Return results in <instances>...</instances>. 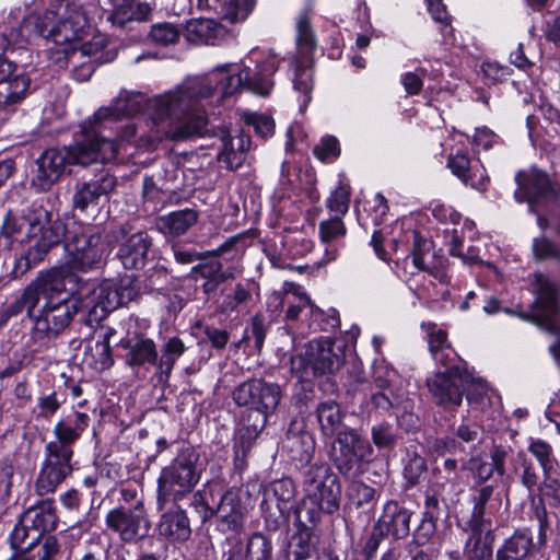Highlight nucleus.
I'll return each instance as SVG.
<instances>
[{"instance_id": "nucleus-1", "label": "nucleus", "mask_w": 560, "mask_h": 560, "mask_svg": "<svg viewBox=\"0 0 560 560\" xmlns=\"http://www.w3.org/2000/svg\"><path fill=\"white\" fill-rule=\"evenodd\" d=\"M226 75V65L217 67L210 73L186 80L175 91H170L152 100V121L154 129L148 142L183 141L203 135L208 120L202 114L190 113L194 103L222 93V82Z\"/></svg>"}, {"instance_id": "nucleus-2", "label": "nucleus", "mask_w": 560, "mask_h": 560, "mask_svg": "<svg viewBox=\"0 0 560 560\" xmlns=\"http://www.w3.org/2000/svg\"><path fill=\"white\" fill-rule=\"evenodd\" d=\"M82 140L62 148H49L36 160L37 170L32 177V187L46 192L61 178L67 165L86 166L92 163H108L116 159L118 144L110 138H95L82 132Z\"/></svg>"}, {"instance_id": "nucleus-3", "label": "nucleus", "mask_w": 560, "mask_h": 560, "mask_svg": "<svg viewBox=\"0 0 560 560\" xmlns=\"http://www.w3.org/2000/svg\"><path fill=\"white\" fill-rule=\"evenodd\" d=\"M86 412L73 410L54 427L55 440L45 446V460L35 482L38 495L54 493L73 471V444L90 425Z\"/></svg>"}, {"instance_id": "nucleus-4", "label": "nucleus", "mask_w": 560, "mask_h": 560, "mask_svg": "<svg viewBox=\"0 0 560 560\" xmlns=\"http://www.w3.org/2000/svg\"><path fill=\"white\" fill-rule=\"evenodd\" d=\"M86 412L73 410L54 427L55 440L45 446V460L35 482L38 495L54 493L73 471V444L90 425Z\"/></svg>"}, {"instance_id": "nucleus-5", "label": "nucleus", "mask_w": 560, "mask_h": 560, "mask_svg": "<svg viewBox=\"0 0 560 560\" xmlns=\"http://www.w3.org/2000/svg\"><path fill=\"white\" fill-rule=\"evenodd\" d=\"M86 412L73 410L54 427L55 440L45 446V460L35 482L38 495L54 493L73 471V444L90 425Z\"/></svg>"}, {"instance_id": "nucleus-6", "label": "nucleus", "mask_w": 560, "mask_h": 560, "mask_svg": "<svg viewBox=\"0 0 560 560\" xmlns=\"http://www.w3.org/2000/svg\"><path fill=\"white\" fill-rule=\"evenodd\" d=\"M25 219L31 244L25 252L13 259L11 276L14 279L23 277L34 265L43 261L65 235V223L57 213L45 207H33Z\"/></svg>"}, {"instance_id": "nucleus-7", "label": "nucleus", "mask_w": 560, "mask_h": 560, "mask_svg": "<svg viewBox=\"0 0 560 560\" xmlns=\"http://www.w3.org/2000/svg\"><path fill=\"white\" fill-rule=\"evenodd\" d=\"M205 467L199 451L190 445L182 447L172 463L161 470L158 479V509L163 510L170 500L177 503L190 494Z\"/></svg>"}, {"instance_id": "nucleus-8", "label": "nucleus", "mask_w": 560, "mask_h": 560, "mask_svg": "<svg viewBox=\"0 0 560 560\" xmlns=\"http://www.w3.org/2000/svg\"><path fill=\"white\" fill-rule=\"evenodd\" d=\"M471 376L466 369L454 365L434 373L427 380V387L435 405L446 411H454L463 402L464 395L470 406L483 409L490 404L487 385L479 383L480 392H467Z\"/></svg>"}, {"instance_id": "nucleus-9", "label": "nucleus", "mask_w": 560, "mask_h": 560, "mask_svg": "<svg viewBox=\"0 0 560 560\" xmlns=\"http://www.w3.org/2000/svg\"><path fill=\"white\" fill-rule=\"evenodd\" d=\"M77 277L67 269H50L42 272L23 290L22 294L10 303L1 314L2 322L26 312L27 318L33 323L37 306L43 298L51 292L74 293Z\"/></svg>"}, {"instance_id": "nucleus-10", "label": "nucleus", "mask_w": 560, "mask_h": 560, "mask_svg": "<svg viewBox=\"0 0 560 560\" xmlns=\"http://www.w3.org/2000/svg\"><path fill=\"white\" fill-rule=\"evenodd\" d=\"M346 360V346L330 338L314 339L305 346V352L291 357V372L303 381L335 374Z\"/></svg>"}, {"instance_id": "nucleus-11", "label": "nucleus", "mask_w": 560, "mask_h": 560, "mask_svg": "<svg viewBox=\"0 0 560 560\" xmlns=\"http://www.w3.org/2000/svg\"><path fill=\"white\" fill-rule=\"evenodd\" d=\"M65 248L69 255L68 266L59 269H71L89 271L98 268L105 252L102 229L94 225H81L73 223L70 228L65 226ZM75 277H78L74 273ZM79 278L74 282V292L79 289Z\"/></svg>"}, {"instance_id": "nucleus-12", "label": "nucleus", "mask_w": 560, "mask_h": 560, "mask_svg": "<svg viewBox=\"0 0 560 560\" xmlns=\"http://www.w3.org/2000/svg\"><path fill=\"white\" fill-rule=\"evenodd\" d=\"M62 292H51L43 298L44 304L36 310L34 322L30 331V341L33 345L45 346L50 339L59 337L72 323L79 313L84 314L80 300L62 299L56 296Z\"/></svg>"}, {"instance_id": "nucleus-13", "label": "nucleus", "mask_w": 560, "mask_h": 560, "mask_svg": "<svg viewBox=\"0 0 560 560\" xmlns=\"http://www.w3.org/2000/svg\"><path fill=\"white\" fill-rule=\"evenodd\" d=\"M144 103L145 96L142 93L121 90L109 106L101 107L92 118L80 125V129L95 138H106L102 135L106 128L120 121L124 117L141 112Z\"/></svg>"}, {"instance_id": "nucleus-14", "label": "nucleus", "mask_w": 560, "mask_h": 560, "mask_svg": "<svg viewBox=\"0 0 560 560\" xmlns=\"http://www.w3.org/2000/svg\"><path fill=\"white\" fill-rule=\"evenodd\" d=\"M88 27L89 21L81 8H69L57 22L51 20L49 35L55 46L49 48L50 59L58 65L66 62L61 50H72Z\"/></svg>"}, {"instance_id": "nucleus-15", "label": "nucleus", "mask_w": 560, "mask_h": 560, "mask_svg": "<svg viewBox=\"0 0 560 560\" xmlns=\"http://www.w3.org/2000/svg\"><path fill=\"white\" fill-rule=\"evenodd\" d=\"M106 528L115 533L125 544L142 540L150 530L147 511L140 503L133 506H115L105 517Z\"/></svg>"}, {"instance_id": "nucleus-16", "label": "nucleus", "mask_w": 560, "mask_h": 560, "mask_svg": "<svg viewBox=\"0 0 560 560\" xmlns=\"http://www.w3.org/2000/svg\"><path fill=\"white\" fill-rule=\"evenodd\" d=\"M277 71L275 61H266L255 69L245 68L237 74H231L226 68L224 83L222 82V98L232 96L240 88H244L257 95H269L273 80L272 75Z\"/></svg>"}, {"instance_id": "nucleus-17", "label": "nucleus", "mask_w": 560, "mask_h": 560, "mask_svg": "<svg viewBox=\"0 0 560 560\" xmlns=\"http://www.w3.org/2000/svg\"><path fill=\"white\" fill-rule=\"evenodd\" d=\"M231 396L238 407L277 410L282 390L277 383L253 377L238 384Z\"/></svg>"}, {"instance_id": "nucleus-18", "label": "nucleus", "mask_w": 560, "mask_h": 560, "mask_svg": "<svg viewBox=\"0 0 560 560\" xmlns=\"http://www.w3.org/2000/svg\"><path fill=\"white\" fill-rule=\"evenodd\" d=\"M131 226L126 223L114 231L116 241H120L117 258L125 269L139 270L147 264L153 242L148 232L131 233Z\"/></svg>"}, {"instance_id": "nucleus-19", "label": "nucleus", "mask_w": 560, "mask_h": 560, "mask_svg": "<svg viewBox=\"0 0 560 560\" xmlns=\"http://www.w3.org/2000/svg\"><path fill=\"white\" fill-rule=\"evenodd\" d=\"M245 492L241 488L228 489L214 506L213 517L222 532L241 533L244 529L248 506L244 502Z\"/></svg>"}, {"instance_id": "nucleus-20", "label": "nucleus", "mask_w": 560, "mask_h": 560, "mask_svg": "<svg viewBox=\"0 0 560 560\" xmlns=\"http://www.w3.org/2000/svg\"><path fill=\"white\" fill-rule=\"evenodd\" d=\"M268 307H271L272 312L284 311L285 322H295L307 315H322V311L302 291V288L292 282H285L282 294L270 296Z\"/></svg>"}, {"instance_id": "nucleus-21", "label": "nucleus", "mask_w": 560, "mask_h": 560, "mask_svg": "<svg viewBox=\"0 0 560 560\" xmlns=\"http://www.w3.org/2000/svg\"><path fill=\"white\" fill-rule=\"evenodd\" d=\"M117 186V178L108 168L97 170L86 180L75 184L72 195V207L75 210L85 211L89 206L97 205L102 197H107Z\"/></svg>"}, {"instance_id": "nucleus-22", "label": "nucleus", "mask_w": 560, "mask_h": 560, "mask_svg": "<svg viewBox=\"0 0 560 560\" xmlns=\"http://www.w3.org/2000/svg\"><path fill=\"white\" fill-rule=\"evenodd\" d=\"M84 308L83 324L89 327L98 325L107 315L125 305L114 283H103L93 289L90 295L80 300Z\"/></svg>"}, {"instance_id": "nucleus-23", "label": "nucleus", "mask_w": 560, "mask_h": 560, "mask_svg": "<svg viewBox=\"0 0 560 560\" xmlns=\"http://www.w3.org/2000/svg\"><path fill=\"white\" fill-rule=\"evenodd\" d=\"M272 493L276 499L278 515L266 512L265 521L268 529L277 530L287 526L291 520V512L299 501H296V488L292 479L282 478L270 483L266 494Z\"/></svg>"}, {"instance_id": "nucleus-24", "label": "nucleus", "mask_w": 560, "mask_h": 560, "mask_svg": "<svg viewBox=\"0 0 560 560\" xmlns=\"http://www.w3.org/2000/svg\"><path fill=\"white\" fill-rule=\"evenodd\" d=\"M31 78L18 71L15 63L0 65V109H8L21 103L30 93Z\"/></svg>"}, {"instance_id": "nucleus-25", "label": "nucleus", "mask_w": 560, "mask_h": 560, "mask_svg": "<svg viewBox=\"0 0 560 560\" xmlns=\"http://www.w3.org/2000/svg\"><path fill=\"white\" fill-rule=\"evenodd\" d=\"M447 167L464 185L486 192L490 177L479 160H471L464 151H457L447 159Z\"/></svg>"}, {"instance_id": "nucleus-26", "label": "nucleus", "mask_w": 560, "mask_h": 560, "mask_svg": "<svg viewBox=\"0 0 560 560\" xmlns=\"http://www.w3.org/2000/svg\"><path fill=\"white\" fill-rule=\"evenodd\" d=\"M119 347L126 350L124 355L125 364L130 368L136 375L145 377L149 366L158 363V348L155 342L147 337L136 339H121Z\"/></svg>"}, {"instance_id": "nucleus-27", "label": "nucleus", "mask_w": 560, "mask_h": 560, "mask_svg": "<svg viewBox=\"0 0 560 560\" xmlns=\"http://www.w3.org/2000/svg\"><path fill=\"white\" fill-rule=\"evenodd\" d=\"M536 300L532 305V313L527 312V320L537 323H551L558 313V289L545 275L535 276Z\"/></svg>"}, {"instance_id": "nucleus-28", "label": "nucleus", "mask_w": 560, "mask_h": 560, "mask_svg": "<svg viewBox=\"0 0 560 560\" xmlns=\"http://www.w3.org/2000/svg\"><path fill=\"white\" fill-rule=\"evenodd\" d=\"M413 512L400 504L396 500L387 501L381 516L375 525L387 537L394 540H401L408 537L410 533V522Z\"/></svg>"}, {"instance_id": "nucleus-29", "label": "nucleus", "mask_w": 560, "mask_h": 560, "mask_svg": "<svg viewBox=\"0 0 560 560\" xmlns=\"http://www.w3.org/2000/svg\"><path fill=\"white\" fill-rule=\"evenodd\" d=\"M222 133V149L218 154V161L223 162L228 170L235 171L246 160L252 144L250 136L245 133L244 130H236L235 135L225 131Z\"/></svg>"}, {"instance_id": "nucleus-30", "label": "nucleus", "mask_w": 560, "mask_h": 560, "mask_svg": "<svg viewBox=\"0 0 560 560\" xmlns=\"http://www.w3.org/2000/svg\"><path fill=\"white\" fill-rule=\"evenodd\" d=\"M24 523L33 527L32 541H38L47 532L55 530L58 517L52 499L42 500L22 515Z\"/></svg>"}, {"instance_id": "nucleus-31", "label": "nucleus", "mask_w": 560, "mask_h": 560, "mask_svg": "<svg viewBox=\"0 0 560 560\" xmlns=\"http://www.w3.org/2000/svg\"><path fill=\"white\" fill-rule=\"evenodd\" d=\"M159 535L172 544L185 542L191 536L190 521L180 506L176 505L161 515Z\"/></svg>"}, {"instance_id": "nucleus-32", "label": "nucleus", "mask_w": 560, "mask_h": 560, "mask_svg": "<svg viewBox=\"0 0 560 560\" xmlns=\"http://www.w3.org/2000/svg\"><path fill=\"white\" fill-rule=\"evenodd\" d=\"M282 451L296 465H307L315 453V439L307 431L295 430L290 427L282 441Z\"/></svg>"}, {"instance_id": "nucleus-33", "label": "nucleus", "mask_w": 560, "mask_h": 560, "mask_svg": "<svg viewBox=\"0 0 560 560\" xmlns=\"http://www.w3.org/2000/svg\"><path fill=\"white\" fill-rule=\"evenodd\" d=\"M189 277L195 281L205 280L201 285L202 292L210 296L217 293L222 283L233 279L234 273L231 268L224 269L221 261L213 259L194 266Z\"/></svg>"}, {"instance_id": "nucleus-34", "label": "nucleus", "mask_w": 560, "mask_h": 560, "mask_svg": "<svg viewBox=\"0 0 560 560\" xmlns=\"http://www.w3.org/2000/svg\"><path fill=\"white\" fill-rule=\"evenodd\" d=\"M136 0H109L113 10L108 21L113 25L124 28L129 22H147L151 20L153 8L148 2Z\"/></svg>"}, {"instance_id": "nucleus-35", "label": "nucleus", "mask_w": 560, "mask_h": 560, "mask_svg": "<svg viewBox=\"0 0 560 560\" xmlns=\"http://www.w3.org/2000/svg\"><path fill=\"white\" fill-rule=\"evenodd\" d=\"M559 197V188L546 172L532 168L527 176V203L530 207L553 202Z\"/></svg>"}, {"instance_id": "nucleus-36", "label": "nucleus", "mask_w": 560, "mask_h": 560, "mask_svg": "<svg viewBox=\"0 0 560 560\" xmlns=\"http://www.w3.org/2000/svg\"><path fill=\"white\" fill-rule=\"evenodd\" d=\"M186 31L189 40L206 45H218L230 36L226 27L212 19L191 20Z\"/></svg>"}, {"instance_id": "nucleus-37", "label": "nucleus", "mask_w": 560, "mask_h": 560, "mask_svg": "<svg viewBox=\"0 0 560 560\" xmlns=\"http://www.w3.org/2000/svg\"><path fill=\"white\" fill-rule=\"evenodd\" d=\"M51 20H55V15L49 11L44 14H30L24 18L14 33L15 42L19 43V47H22L36 37L50 40L49 28L51 26Z\"/></svg>"}, {"instance_id": "nucleus-38", "label": "nucleus", "mask_w": 560, "mask_h": 560, "mask_svg": "<svg viewBox=\"0 0 560 560\" xmlns=\"http://www.w3.org/2000/svg\"><path fill=\"white\" fill-rule=\"evenodd\" d=\"M316 416L325 436H336L349 428L345 423L346 412L334 400L320 402L316 408Z\"/></svg>"}, {"instance_id": "nucleus-39", "label": "nucleus", "mask_w": 560, "mask_h": 560, "mask_svg": "<svg viewBox=\"0 0 560 560\" xmlns=\"http://www.w3.org/2000/svg\"><path fill=\"white\" fill-rule=\"evenodd\" d=\"M185 350L186 347L178 337H172L163 343L154 372V376L160 383L166 384L168 382L176 361L184 354Z\"/></svg>"}, {"instance_id": "nucleus-40", "label": "nucleus", "mask_w": 560, "mask_h": 560, "mask_svg": "<svg viewBox=\"0 0 560 560\" xmlns=\"http://www.w3.org/2000/svg\"><path fill=\"white\" fill-rule=\"evenodd\" d=\"M198 218V211L186 208L160 217L158 219L156 226L159 231L164 234L180 236L197 223Z\"/></svg>"}, {"instance_id": "nucleus-41", "label": "nucleus", "mask_w": 560, "mask_h": 560, "mask_svg": "<svg viewBox=\"0 0 560 560\" xmlns=\"http://www.w3.org/2000/svg\"><path fill=\"white\" fill-rule=\"evenodd\" d=\"M380 494L376 488L358 480H352L346 490L349 509L362 510L368 513L373 511Z\"/></svg>"}, {"instance_id": "nucleus-42", "label": "nucleus", "mask_w": 560, "mask_h": 560, "mask_svg": "<svg viewBox=\"0 0 560 560\" xmlns=\"http://www.w3.org/2000/svg\"><path fill=\"white\" fill-rule=\"evenodd\" d=\"M330 459L339 474L345 478L358 477L362 474V464L371 460V458L363 454H357L335 444L331 446Z\"/></svg>"}, {"instance_id": "nucleus-43", "label": "nucleus", "mask_w": 560, "mask_h": 560, "mask_svg": "<svg viewBox=\"0 0 560 560\" xmlns=\"http://www.w3.org/2000/svg\"><path fill=\"white\" fill-rule=\"evenodd\" d=\"M206 3L222 20L233 24L244 21L248 16L255 0H206Z\"/></svg>"}, {"instance_id": "nucleus-44", "label": "nucleus", "mask_w": 560, "mask_h": 560, "mask_svg": "<svg viewBox=\"0 0 560 560\" xmlns=\"http://www.w3.org/2000/svg\"><path fill=\"white\" fill-rule=\"evenodd\" d=\"M338 482H340L338 476L326 464L311 465L303 472V487L306 495Z\"/></svg>"}, {"instance_id": "nucleus-45", "label": "nucleus", "mask_w": 560, "mask_h": 560, "mask_svg": "<svg viewBox=\"0 0 560 560\" xmlns=\"http://www.w3.org/2000/svg\"><path fill=\"white\" fill-rule=\"evenodd\" d=\"M62 58H66V62H75L80 59L88 58V61L102 65L112 60L108 52L104 50V40L96 39L94 42H86L74 46L72 50H61Z\"/></svg>"}, {"instance_id": "nucleus-46", "label": "nucleus", "mask_w": 560, "mask_h": 560, "mask_svg": "<svg viewBox=\"0 0 560 560\" xmlns=\"http://www.w3.org/2000/svg\"><path fill=\"white\" fill-rule=\"evenodd\" d=\"M276 410H266L261 408H246L242 416V429L240 436L255 441L259 433L265 429L268 417Z\"/></svg>"}, {"instance_id": "nucleus-47", "label": "nucleus", "mask_w": 560, "mask_h": 560, "mask_svg": "<svg viewBox=\"0 0 560 560\" xmlns=\"http://www.w3.org/2000/svg\"><path fill=\"white\" fill-rule=\"evenodd\" d=\"M316 553V544L311 527L298 529L291 537L289 560H310Z\"/></svg>"}, {"instance_id": "nucleus-48", "label": "nucleus", "mask_w": 560, "mask_h": 560, "mask_svg": "<svg viewBox=\"0 0 560 560\" xmlns=\"http://www.w3.org/2000/svg\"><path fill=\"white\" fill-rule=\"evenodd\" d=\"M84 361L98 372L112 368L114 358L110 342L96 340L95 343L86 346L84 349Z\"/></svg>"}, {"instance_id": "nucleus-49", "label": "nucleus", "mask_w": 560, "mask_h": 560, "mask_svg": "<svg viewBox=\"0 0 560 560\" xmlns=\"http://www.w3.org/2000/svg\"><path fill=\"white\" fill-rule=\"evenodd\" d=\"M396 372L389 368H377L374 373L372 387L375 390L383 392L386 400H406L407 395L394 386Z\"/></svg>"}, {"instance_id": "nucleus-50", "label": "nucleus", "mask_w": 560, "mask_h": 560, "mask_svg": "<svg viewBox=\"0 0 560 560\" xmlns=\"http://www.w3.org/2000/svg\"><path fill=\"white\" fill-rule=\"evenodd\" d=\"M332 444L357 454H363L369 458H372L373 455V448L370 443L354 428L349 427L336 435Z\"/></svg>"}, {"instance_id": "nucleus-51", "label": "nucleus", "mask_w": 560, "mask_h": 560, "mask_svg": "<svg viewBox=\"0 0 560 560\" xmlns=\"http://www.w3.org/2000/svg\"><path fill=\"white\" fill-rule=\"evenodd\" d=\"M322 513H324V511L320 505L308 501L307 497H305L296 503L291 512V517L293 518V525L296 529H302L308 527L306 523L312 525L317 524L320 521Z\"/></svg>"}, {"instance_id": "nucleus-52", "label": "nucleus", "mask_w": 560, "mask_h": 560, "mask_svg": "<svg viewBox=\"0 0 560 560\" xmlns=\"http://www.w3.org/2000/svg\"><path fill=\"white\" fill-rule=\"evenodd\" d=\"M307 500L319 504L324 513L332 514L338 511L341 497L340 482L334 486H326L323 490L310 493L306 495Z\"/></svg>"}, {"instance_id": "nucleus-53", "label": "nucleus", "mask_w": 560, "mask_h": 560, "mask_svg": "<svg viewBox=\"0 0 560 560\" xmlns=\"http://www.w3.org/2000/svg\"><path fill=\"white\" fill-rule=\"evenodd\" d=\"M372 443L381 451H392L398 442V432L387 421L375 423L371 428Z\"/></svg>"}, {"instance_id": "nucleus-54", "label": "nucleus", "mask_w": 560, "mask_h": 560, "mask_svg": "<svg viewBox=\"0 0 560 560\" xmlns=\"http://www.w3.org/2000/svg\"><path fill=\"white\" fill-rule=\"evenodd\" d=\"M493 541L494 539L489 537L467 538L464 548L465 560H493Z\"/></svg>"}, {"instance_id": "nucleus-55", "label": "nucleus", "mask_w": 560, "mask_h": 560, "mask_svg": "<svg viewBox=\"0 0 560 560\" xmlns=\"http://www.w3.org/2000/svg\"><path fill=\"white\" fill-rule=\"evenodd\" d=\"M33 527L24 523L21 516L10 535V546L13 550L32 552L38 541H32Z\"/></svg>"}, {"instance_id": "nucleus-56", "label": "nucleus", "mask_w": 560, "mask_h": 560, "mask_svg": "<svg viewBox=\"0 0 560 560\" xmlns=\"http://www.w3.org/2000/svg\"><path fill=\"white\" fill-rule=\"evenodd\" d=\"M428 470L427 460L417 453H409L404 465V478L409 487L418 485Z\"/></svg>"}, {"instance_id": "nucleus-57", "label": "nucleus", "mask_w": 560, "mask_h": 560, "mask_svg": "<svg viewBox=\"0 0 560 560\" xmlns=\"http://www.w3.org/2000/svg\"><path fill=\"white\" fill-rule=\"evenodd\" d=\"M465 532L469 533L468 538L479 536L481 539L482 537L494 539L491 522L485 517V510L480 508L472 509L471 515L466 523Z\"/></svg>"}, {"instance_id": "nucleus-58", "label": "nucleus", "mask_w": 560, "mask_h": 560, "mask_svg": "<svg viewBox=\"0 0 560 560\" xmlns=\"http://www.w3.org/2000/svg\"><path fill=\"white\" fill-rule=\"evenodd\" d=\"M246 556L248 560H271V541L260 533L253 534L246 546Z\"/></svg>"}, {"instance_id": "nucleus-59", "label": "nucleus", "mask_w": 560, "mask_h": 560, "mask_svg": "<svg viewBox=\"0 0 560 560\" xmlns=\"http://www.w3.org/2000/svg\"><path fill=\"white\" fill-rule=\"evenodd\" d=\"M272 319L267 318L264 314L258 313L255 314L252 319L248 328L246 329L244 339L250 340L254 339L255 348L260 351L264 341L267 335V331L271 325Z\"/></svg>"}, {"instance_id": "nucleus-60", "label": "nucleus", "mask_w": 560, "mask_h": 560, "mask_svg": "<svg viewBox=\"0 0 560 560\" xmlns=\"http://www.w3.org/2000/svg\"><path fill=\"white\" fill-rule=\"evenodd\" d=\"M525 559V537L515 533L506 539L504 545L497 551V560H524Z\"/></svg>"}, {"instance_id": "nucleus-61", "label": "nucleus", "mask_w": 560, "mask_h": 560, "mask_svg": "<svg viewBox=\"0 0 560 560\" xmlns=\"http://www.w3.org/2000/svg\"><path fill=\"white\" fill-rule=\"evenodd\" d=\"M294 90L302 94L300 109L304 110L311 101V92L313 89L312 72L305 67H296L293 79Z\"/></svg>"}, {"instance_id": "nucleus-62", "label": "nucleus", "mask_w": 560, "mask_h": 560, "mask_svg": "<svg viewBox=\"0 0 560 560\" xmlns=\"http://www.w3.org/2000/svg\"><path fill=\"white\" fill-rule=\"evenodd\" d=\"M179 30L171 23H159L152 25L149 37L161 46L175 44L179 39Z\"/></svg>"}, {"instance_id": "nucleus-63", "label": "nucleus", "mask_w": 560, "mask_h": 560, "mask_svg": "<svg viewBox=\"0 0 560 560\" xmlns=\"http://www.w3.org/2000/svg\"><path fill=\"white\" fill-rule=\"evenodd\" d=\"M298 37L296 43L299 49L303 54H310L315 48V37L311 28L310 20L306 13L299 16L296 23Z\"/></svg>"}, {"instance_id": "nucleus-64", "label": "nucleus", "mask_w": 560, "mask_h": 560, "mask_svg": "<svg viewBox=\"0 0 560 560\" xmlns=\"http://www.w3.org/2000/svg\"><path fill=\"white\" fill-rule=\"evenodd\" d=\"M436 532V521L422 516L420 524L413 532L412 539L407 542L406 548L422 547L427 545Z\"/></svg>"}]
</instances>
